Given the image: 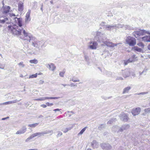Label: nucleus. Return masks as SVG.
I'll return each mask as SVG.
<instances>
[{
	"label": "nucleus",
	"instance_id": "1",
	"mask_svg": "<svg viewBox=\"0 0 150 150\" xmlns=\"http://www.w3.org/2000/svg\"><path fill=\"white\" fill-rule=\"evenodd\" d=\"M14 20L15 22L18 25L19 27L16 25L13 26L8 25V30L9 32L15 35H23L26 38L24 40H29L30 42L32 43V45L35 47L38 48L43 45V43L42 41H39L36 38L31 37L30 34L28 33L22 28V21L21 18L16 17L14 18Z\"/></svg>",
	"mask_w": 150,
	"mask_h": 150
},
{
	"label": "nucleus",
	"instance_id": "2",
	"mask_svg": "<svg viewBox=\"0 0 150 150\" xmlns=\"http://www.w3.org/2000/svg\"><path fill=\"white\" fill-rule=\"evenodd\" d=\"M96 33V35L95 36V38L98 42L103 43V44L102 45L103 46L106 45L109 47H113L121 44L120 43H113L109 41L108 39H107L106 35L104 33L98 31H97Z\"/></svg>",
	"mask_w": 150,
	"mask_h": 150
},
{
	"label": "nucleus",
	"instance_id": "3",
	"mask_svg": "<svg viewBox=\"0 0 150 150\" xmlns=\"http://www.w3.org/2000/svg\"><path fill=\"white\" fill-rule=\"evenodd\" d=\"M126 42L130 46H134L136 43V39L130 36L126 38Z\"/></svg>",
	"mask_w": 150,
	"mask_h": 150
},
{
	"label": "nucleus",
	"instance_id": "4",
	"mask_svg": "<svg viewBox=\"0 0 150 150\" xmlns=\"http://www.w3.org/2000/svg\"><path fill=\"white\" fill-rule=\"evenodd\" d=\"M4 4H3V6H2L1 11L2 13L4 14H6L9 12H11L10 10L11 8L9 6L6 5L4 6Z\"/></svg>",
	"mask_w": 150,
	"mask_h": 150
},
{
	"label": "nucleus",
	"instance_id": "5",
	"mask_svg": "<svg viewBox=\"0 0 150 150\" xmlns=\"http://www.w3.org/2000/svg\"><path fill=\"white\" fill-rule=\"evenodd\" d=\"M98 45L97 42L95 41H91L89 43L88 47L92 50H95Z\"/></svg>",
	"mask_w": 150,
	"mask_h": 150
},
{
	"label": "nucleus",
	"instance_id": "6",
	"mask_svg": "<svg viewBox=\"0 0 150 150\" xmlns=\"http://www.w3.org/2000/svg\"><path fill=\"white\" fill-rule=\"evenodd\" d=\"M60 98L59 97H41L39 98L35 99L34 100H35L36 101H42L45 100L47 99H56L59 98Z\"/></svg>",
	"mask_w": 150,
	"mask_h": 150
},
{
	"label": "nucleus",
	"instance_id": "7",
	"mask_svg": "<svg viewBox=\"0 0 150 150\" xmlns=\"http://www.w3.org/2000/svg\"><path fill=\"white\" fill-rule=\"evenodd\" d=\"M120 119L124 122L127 121L129 118L127 114L124 113H122L120 115Z\"/></svg>",
	"mask_w": 150,
	"mask_h": 150
},
{
	"label": "nucleus",
	"instance_id": "8",
	"mask_svg": "<svg viewBox=\"0 0 150 150\" xmlns=\"http://www.w3.org/2000/svg\"><path fill=\"white\" fill-rule=\"evenodd\" d=\"M141 108H137L133 109L132 111V113L134 116L138 115L141 111Z\"/></svg>",
	"mask_w": 150,
	"mask_h": 150
},
{
	"label": "nucleus",
	"instance_id": "9",
	"mask_svg": "<svg viewBox=\"0 0 150 150\" xmlns=\"http://www.w3.org/2000/svg\"><path fill=\"white\" fill-rule=\"evenodd\" d=\"M115 24L112 25H106L105 26V30H106L110 31L115 29Z\"/></svg>",
	"mask_w": 150,
	"mask_h": 150
},
{
	"label": "nucleus",
	"instance_id": "10",
	"mask_svg": "<svg viewBox=\"0 0 150 150\" xmlns=\"http://www.w3.org/2000/svg\"><path fill=\"white\" fill-rule=\"evenodd\" d=\"M130 70L129 69H127L123 71V76L125 78L129 76L130 74Z\"/></svg>",
	"mask_w": 150,
	"mask_h": 150
},
{
	"label": "nucleus",
	"instance_id": "11",
	"mask_svg": "<svg viewBox=\"0 0 150 150\" xmlns=\"http://www.w3.org/2000/svg\"><path fill=\"white\" fill-rule=\"evenodd\" d=\"M101 147L105 150H110L111 148V146L108 144H102Z\"/></svg>",
	"mask_w": 150,
	"mask_h": 150
},
{
	"label": "nucleus",
	"instance_id": "12",
	"mask_svg": "<svg viewBox=\"0 0 150 150\" xmlns=\"http://www.w3.org/2000/svg\"><path fill=\"white\" fill-rule=\"evenodd\" d=\"M10 22H11V21L9 18L6 17L3 19H0V23L4 24L5 23H8Z\"/></svg>",
	"mask_w": 150,
	"mask_h": 150
},
{
	"label": "nucleus",
	"instance_id": "13",
	"mask_svg": "<svg viewBox=\"0 0 150 150\" xmlns=\"http://www.w3.org/2000/svg\"><path fill=\"white\" fill-rule=\"evenodd\" d=\"M46 66L50 70L52 71H54L56 69V67L53 63L48 64L47 65H46Z\"/></svg>",
	"mask_w": 150,
	"mask_h": 150
},
{
	"label": "nucleus",
	"instance_id": "14",
	"mask_svg": "<svg viewBox=\"0 0 150 150\" xmlns=\"http://www.w3.org/2000/svg\"><path fill=\"white\" fill-rule=\"evenodd\" d=\"M48 133V132H37L32 134V135L33 137L34 138L38 136H40L44 135V134H47Z\"/></svg>",
	"mask_w": 150,
	"mask_h": 150
},
{
	"label": "nucleus",
	"instance_id": "15",
	"mask_svg": "<svg viewBox=\"0 0 150 150\" xmlns=\"http://www.w3.org/2000/svg\"><path fill=\"white\" fill-rule=\"evenodd\" d=\"M26 130V128L25 127H23L20 130L17 131L16 133V134H21L24 133Z\"/></svg>",
	"mask_w": 150,
	"mask_h": 150
},
{
	"label": "nucleus",
	"instance_id": "16",
	"mask_svg": "<svg viewBox=\"0 0 150 150\" xmlns=\"http://www.w3.org/2000/svg\"><path fill=\"white\" fill-rule=\"evenodd\" d=\"M148 34L150 35L144 37L142 38V40L145 42H150V33L149 32V33Z\"/></svg>",
	"mask_w": 150,
	"mask_h": 150
},
{
	"label": "nucleus",
	"instance_id": "17",
	"mask_svg": "<svg viewBox=\"0 0 150 150\" xmlns=\"http://www.w3.org/2000/svg\"><path fill=\"white\" fill-rule=\"evenodd\" d=\"M18 10L20 12L22 11L23 9V3L21 2L18 3Z\"/></svg>",
	"mask_w": 150,
	"mask_h": 150
},
{
	"label": "nucleus",
	"instance_id": "18",
	"mask_svg": "<svg viewBox=\"0 0 150 150\" xmlns=\"http://www.w3.org/2000/svg\"><path fill=\"white\" fill-rule=\"evenodd\" d=\"M139 35V36L143 35L146 33H149V31H146L144 30H140L139 31H138Z\"/></svg>",
	"mask_w": 150,
	"mask_h": 150
},
{
	"label": "nucleus",
	"instance_id": "19",
	"mask_svg": "<svg viewBox=\"0 0 150 150\" xmlns=\"http://www.w3.org/2000/svg\"><path fill=\"white\" fill-rule=\"evenodd\" d=\"M131 87L130 86H127L123 90L122 92V94H124L126 93H128L129 91V90L131 89Z\"/></svg>",
	"mask_w": 150,
	"mask_h": 150
},
{
	"label": "nucleus",
	"instance_id": "20",
	"mask_svg": "<svg viewBox=\"0 0 150 150\" xmlns=\"http://www.w3.org/2000/svg\"><path fill=\"white\" fill-rule=\"evenodd\" d=\"M124 29L125 30L128 29L129 30H133V27L128 25H124Z\"/></svg>",
	"mask_w": 150,
	"mask_h": 150
},
{
	"label": "nucleus",
	"instance_id": "21",
	"mask_svg": "<svg viewBox=\"0 0 150 150\" xmlns=\"http://www.w3.org/2000/svg\"><path fill=\"white\" fill-rule=\"evenodd\" d=\"M115 29H116L117 28H123L124 29V24H115Z\"/></svg>",
	"mask_w": 150,
	"mask_h": 150
},
{
	"label": "nucleus",
	"instance_id": "22",
	"mask_svg": "<svg viewBox=\"0 0 150 150\" xmlns=\"http://www.w3.org/2000/svg\"><path fill=\"white\" fill-rule=\"evenodd\" d=\"M92 146L94 148H97L98 147V144L96 140H93L92 142Z\"/></svg>",
	"mask_w": 150,
	"mask_h": 150
},
{
	"label": "nucleus",
	"instance_id": "23",
	"mask_svg": "<svg viewBox=\"0 0 150 150\" xmlns=\"http://www.w3.org/2000/svg\"><path fill=\"white\" fill-rule=\"evenodd\" d=\"M73 127H69V128H63L62 129V131L64 133L67 132L68 131L70 130Z\"/></svg>",
	"mask_w": 150,
	"mask_h": 150
},
{
	"label": "nucleus",
	"instance_id": "24",
	"mask_svg": "<svg viewBox=\"0 0 150 150\" xmlns=\"http://www.w3.org/2000/svg\"><path fill=\"white\" fill-rule=\"evenodd\" d=\"M132 49L139 52H142V50L137 46H134L132 48Z\"/></svg>",
	"mask_w": 150,
	"mask_h": 150
},
{
	"label": "nucleus",
	"instance_id": "25",
	"mask_svg": "<svg viewBox=\"0 0 150 150\" xmlns=\"http://www.w3.org/2000/svg\"><path fill=\"white\" fill-rule=\"evenodd\" d=\"M139 34V33L138 31H134L133 33V35L136 38H137L138 37L140 36Z\"/></svg>",
	"mask_w": 150,
	"mask_h": 150
},
{
	"label": "nucleus",
	"instance_id": "26",
	"mask_svg": "<svg viewBox=\"0 0 150 150\" xmlns=\"http://www.w3.org/2000/svg\"><path fill=\"white\" fill-rule=\"evenodd\" d=\"M29 62L31 63L34 64H37L38 63V61L36 59L30 60L29 61Z\"/></svg>",
	"mask_w": 150,
	"mask_h": 150
},
{
	"label": "nucleus",
	"instance_id": "27",
	"mask_svg": "<svg viewBox=\"0 0 150 150\" xmlns=\"http://www.w3.org/2000/svg\"><path fill=\"white\" fill-rule=\"evenodd\" d=\"M87 128V127H85L78 134V135H82L84 132L85 131L86 129Z\"/></svg>",
	"mask_w": 150,
	"mask_h": 150
},
{
	"label": "nucleus",
	"instance_id": "28",
	"mask_svg": "<svg viewBox=\"0 0 150 150\" xmlns=\"http://www.w3.org/2000/svg\"><path fill=\"white\" fill-rule=\"evenodd\" d=\"M135 57V55H133L131 57H130L129 59H128V61L130 62V63L132 62L134 60V57Z\"/></svg>",
	"mask_w": 150,
	"mask_h": 150
},
{
	"label": "nucleus",
	"instance_id": "29",
	"mask_svg": "<svg viewBox=\"0 0 150 150\" xmlns=\"http://www.w3.org/2000/svg\"><path fill=\"white\" fill-rule=\"evenodd\" d=\"M38 123H35L33 124L29 125L28 126L31 127H35L36 126H37L38 125Z\"/></svg>",
	"mask_w": 150,
	"mask_h": 150
},
{
	"label": "nucleus",
	"instance_id": "30",
	"mask_svg": "<svg viewBox=\"0 0 150 150\" xmlns=\"http://www.w3.org/2000/svg\"><path fill=\"white\" fill-rule=\"evenodd\" d=\"M116 120L115 118H113L107 122L108 124H112L114 121H115Z\"/></svg>",
	"mask_w": 150,
	"mask_h": 150
},
{
	"label": "nucleus",
	"instance_id": "31",
	"mask_svg": "<svg viewBox=\"0 0 150 150\" xmlns=\"http://www.w3.org/2000/svg\"><path fill=\"white\" fill-rule=\"evenodd\" d=\"M144 111L146 114L150 113V108L145 109L144 110Z\"/></svg>",
	"mask_w": 150,
	"mask_h": 150
},
{
	"label": "nucleus",
	"instance_id": "32",
	"mask_svg": "<svg viewBox=\"0 0 150 150\" xmlns=\"http://www.w3.org/2000/svg\"><path fill=\"white\" fill-rule=\"evenodd\" d=\"M137 45L138 46L142 47L143 48L144 46V45L141 42H140L139 43H137Z\"/></svg>",
	"mask_w": 150,
	"mask_h": 150
},
{
	"label": "nucleus",
	"instance_id": "33",
	"mask_svg": "<svg viewBox=\"0 0 150 150\" xmlns=\"http://www.w3.org/2000/svg\"><path fill=\"white\" fill-rule=\"evenodd\" d=\"M122 126V128H123L125 130L128 129L129 127V126L128 125H124Z\"/></svg>",
	"mask_w": 150,
	"mask_h": 150
},
{
	"label": "nucleus",
	"instance_id": "34",
	"mask_svg": "<svg viewBox=\"0 0 150 150\" xmlns=\"http://www.w3.org/2000/svg\"><path fill=\"white\" fill-rule=\"evenodd\" d=\"M31 12V10L30 9L28 10V12H27L26 14L25 17L30 18V15Z\"/></svg>",
	"mask_w": 150,
	"mask_h": 150
},
{
	"label": "nucleus",
	"instance_id": "35",
	"mask_svg": "<svg viewBox=\"0 0 150 150\" xmlns=\"http://www.w3.org/2000/svg\"><path fill=\"white\" fill-rule=\"evenodd\" d=\"M37 73H36L35 74H33L32 75H30L29 77V79L30 78H36L37 77Z\"/></svg>",
	"mask_w": 150,
	"mask_h": 150
},
{
	"label": "nucleus",
	"instance_id": "36",
	"mask_svg": "<svg viewBox=\"0 0 150 150\" xmlns=\"http://www.w3.org/2000/svg\"><path fill=\"white\" fill-rule=\"evenodd\" d=\"M18 65L20 67L22 68L24 67L25 66V64H23V62H21L18 64Z\"/></svg>",
	"mask_w": 150,
	"mask_h": 150
},
{
	"label": "nucleus",
	"instance_id": "37",
	"mask_svg": "<svg viewBox=\"0 0 150 150\" xmlns=\"http://www.w3.org/2000/svg\"><path fill=\"white\" fill-rule=\"evenodd\" d=\"M105 127V125L104 124H102L100 125L98 127V129L99 130H101L104 128Z\"/></svg>",
	"mask_w": 150,
	"mask_h": 150
},
{
	"label": "nucleus",
	"instance_id": "38",
	"mask_svg": "<svg viewBox=\"0 0 150 150\" xmlns=\"http://www.w3.org/2000/svg\"><path fill=\"white\" fill-rule=\"evenodd\" d=\"M72 81L74 82H78L79 81V80L78 79H76V80H75V79H74V77H73L72 78L71 80H70V81Z\"/></svg>",
	"mask_w": 150,
	"mask_h": 150
},
{
	"label": "nucleus",
	"instance_id": "39",
	"mask_svg": "<svg viewBox=\"0 0 150 150\" xmlns=\"http://www.w3.org/2000/svg\"><path fill=\"white\" fill-rule=\"evenodd\" d=\"M101 98L104 99H105V100H107V99H109L112 97V96L109 97H107L105 96H101Z\"/></svg>",
	"mask_w": 150,
	"mask_h": 150
},
{
	"label": "nucleus",
	"instance_id": "40",
	"mask_svg": "<svg viewBox=\"0 0 150 150\" xmlns=\"http://www.w3.org/2000/svg\"><path fill=\"white\" fill-rule=\"evenodd\" d=\"M30 20V18L27 17H25V21L26 23H28Z\"/></svg>",
	"mask_w": 150,
	"mask_h": 150
},
{
	"label": "nucleus",
	"instance_id": "41",
	"mask_svg": "<svg viewBox=\"0 0 150 150\" xmlns=\"http://www.w3.org/2000/svg\"><path fill=\"white\" fill-rule=\"evenodd\" d=\"M11 101H8L4 103H2V105H8V104H11Z\"/></svg>",
	"mask_w": 150,
	"mask_h": 150
},
{
	"label": "nucleus",
	"instance_id": "42",
	"mask_svg": "<svg viewBox=\"0 0 150 150\" xmlns=\"http://www.w3.org/2000/svg\"><path fill=\"white\" fill-rule=\"evenodd\" d=\"M106 25H105V23L104 22H102L100 24V25L101 26L103 27V28H105V26Z\"/></svg>",
	"mask_w": 150,
	"mask_h": 150
},
{
	"label": "nucleus",
	"instance_id": "43",
	"mask_svg": "<svg viewBox=\"0 0 150 150\" xmlns=\"http://www.w3.org/2000/svg\"><path fill=\"white\" fill-rule=\"evenodd\" d=\"M33 138V137L32 135H31V136H30V137H29L27 139H26V140H25V142H28L30 140V139H31Z\"/></svg>",
	"mask_w": 150,
	"mask_h": 150
},
{
	"label": "nucleus",
	"instance_id": "44",
	"mask_svg": "<svg viewBox=\"0 0 150 150\" xmlns=\"http://www.w3.org/2000/svg\"><path fill=\"white\" fill-rule=\"evenodd\" d=\"M58 132V133L57 136V137H59V136H61L62 134V132H61L60 131H59Z\"/></svg>",
	"mask_w": 150,
	"mask_h": 150
},
{
	"label": "nucleus",
	"instance_id": "45",
	"mask_svg": "<svg viewBox=\"0 0 150 150\" xmlns=\"http://www.w3.org/2000/svg\"><path fill=\"white\" fill-rule=\"evenodd\" d=\"M46 104L47 106H51L53 105V103H50L49 102H47L46 103Z\"/></svg>",
	"mask_w": 150,
	"mask_h": 150
},
{
	"label": "nucleus",
	"instance_id": "46",
	"mask_svg": "<svg viewBox=\"0 0 150 150\" xmlns=\"http://www.w3.org/2000/svg\"><path fill=\"white\" fill-rule=\"evenodd\" d=\"M130 63V62L128 61V59L127 60H125L124 61V63L125 65H127L128 64Z\"/></svg>",
	"mask_w": 150,
	"mask_h": 150
},
{
	"label": "nucleus",
	"instance_id": "47",
	"mask_svg": "<svg viewBox=\"0 0 150 150\" xmlns=\"http://www.w3.org/2000/svg\"><path fill=\"white\" fill-rule=\"evenodd\" d=\"M21 100L20 99V100H13V101H11V103L12 104H13V103H16L18 101H19L20 100Z\"/></svg>",
	"mask_w": 150,
	"mask_h": 150
},
{
	"label": "nucleus",
	"instance_id": "48",
	"mask_svg": "<svg viewBox=\"0 0 150 150\" xmlns=\"http://www.w3.org/2000/svg\"><path fill=\"white\" fill-rule=\"evenodd\" d=\"M59 74L60 76L63 77L64 76V73L62 72H60L59 73Z\"/></svg>",
	"mask_w": 150,
	"mask_h": 150
},
{
	"label": "nucleus",
	"instance_id": "49",
	"mask_svg": "<svg viewBox=\"0 0 150 150\" xmlns=\"http://www.w3.org/2000/svg\"><path fill=\"white\" fill-rule=\"evenodd\" d=\"M148 92H142L139 93L138 94H137L138 95H144L145 94L148 93Z\"/></svg>",
	"mask_w": 150,
	"mask_h": 150
},
{
	"label": "nucleus",
	"instance_id": "50",
	"mask_svg": "<svg viewBox=\"0 0 150 150\" xmlns=\"http://www.w3.org/2000/svg\"><path fill=\"white\" fill-rule=\"evenodd\" d=\"M116 80H123V79L122 77H117V78Z\"/></svg>",
	"mask_w": 150,
	"mask_h": 150
},
{
	"label": "nucleus",
	"instance_id": "51",
	"mask_svg": "<svg viewBox=\"0 0 150 150\" xmlns=\"http://www.w3.org/2000/svg\"><path fill=\"white\" fill-rule=\"evenodd\" d=\"M27 53H28V54H35V53H34V52H30L28 50L27 51Z\"/></svg>",
	"mask_w": 150,
	"mask_h": 150
},
{
	"label": "nucleus",
	"instance_id": "52",
	"mask_svg": "<svg viewBox=\"0 0 150 150\" xmlns=\"http://www.w3.org/2000/svg\"><path fill=\"white\" fill-rule=\"evenodd\" d=\"M27 53H28V54H35V53H34V52H30L28 50L27 51Z\"/></svg>",
	"mask_w": 150,
	"mask_h": 150
},
{
	"label": "nucleus",
	"instance_id": "53",
	"mask_svg": "<svg viewBox=\"0 0 150 150\" xmlns=\"http://www.w3.org/2000/svg\"><path fill=\"white\" fill-rule=\"evenodd\" d=\"M44 83V81L42 80H40L39 81V84H42Z\"/></svg>",
	"mask_w": 150,
	"mask_h": 150
},
{
	"label": "nucleus",
	"instance_id": "54",
	"mask_svg": "<svg viewBox=\"0 0 150 150\" xmlns=\"http://www.w3.org/2000/svg\"><path fill=\"white\" fill-rule=\"evenodd\" d=\"M69 86H70L71 87L75 86H77V85H74V84L73 83H71L70 85H69Z\"/></svg>",
	"mask_w": 150,
	"mask_h": 150
},
{
	"label": "nucleus",
	"instance_id": "55",
	"mask_svg": "<svg viewBox=\"0 0 150 150\" xmlns=\"http://www.w3.org/2000/svg\"><path fill=\"white\" fill-rule=\"evenodd\" d=\"M4 66H3L2 65L0 64V69H3L4 68Z\"/></svg>",
	"mask_w": 150,
	"mask_h": 150
},
{
	"label": "nucleus",
	"instance_id": "56",
	"mask_svg": "<svg viewBox=\"0 0 150 150\" xmlns=\"http://www.w3.org/2000/svg\"><path fill=\"white\" fill-rule=\"evenodd\" d=\"M47 105H45V104H42L41 105V106L43 108H45L47 107Z\"/></svg>",
	"mask_w": 150,
	"mask_h": 150
},
{
	"label": "nucleus",
	"instance_id": "57",
	"mask_svg": "<svg viewBox=\"0 0 150 150\" xmlns=\"http://www.w3.org/2000/svg\"><path fill=\"white\" fill-rule=\"evenodd\" d=\"M9 16L10 17H12L13 16H15V15L13 13H9Z\"/></svg>",
	"mask_w": 150,
	"mask_h": 150
},
{
	"label": "nucleus",
	"instance_id": "58",
	"mask_svg": "<svg viewBox=\"0 0 150 150\" xmlns=\"http://www.w3.org/2000/svg\"><path fill=\"white\" fill-rule=\"evenodd\" d=\"M48 132L47 134L51 133L52 134V133H53V131L52 130H51V131H48L47 132Z\"/></svg>",
	"mask_w": 150,
	"mask_h": 150
},
{
	"label": "nucleus",
	"instance_id": "59",
	"mask_svg": "<svg viewBox=\"0 0 150 150\" xmlns=\"http://www.w3.org/2000/svg\"><path fill=\"white\" fill-rule=\"evenodd\" d=\"M123 128H122V127L118 131L119 132H122L124 130Z\"/></svg>",
	"mask_w": 150,
	"mask_h": 150
},
{
	"label": "nucleus",
	"instance_id": "60",
	"mask_svg": "<svg viewBox=\"0 0 150 150\" xmlns=\"http://www.w3.org/2000/svg\"><path fill=\"white\" fill-rule=\"evenodd\" d=\"M69 113H73V112L72 111H71V112H70L69 111H67L66 113H67V114H68Z\"/></svg>",
	"mask_w": 150,
	"mask_h": 150
},
{
	"label": "nucleus",
	"instance_id": "61",
	"mask_svg": "<svg viewBox=\"0 0 150 150\" xmlns=\"http://www.w3.org/2000/svg\"><path fill=\"white\" fill-rule=\"evenodd\" d=\"M9 118V117H6V118H2V120H5L6 119H7V118Z\"/></svg>",
	"mask_w": 150,
	"mask_h": 150
},
{
	"label": "nucleus",
	"instance_id": "62",
	"mask_svg": "<svg viewBox=\"0 0 150 150\" xmlns=\"http://www.w3.org/2000/svg\"><path fill=\"white\" fill-rule=\"evenodd\" d=\"M147 48L148 50H150V44L148 46Z\"/></svg>",
	"mask_w": 150,
	"mask_h": 150
},
{
	"label": "nucleus",
	"instance_id": "63",
	"mask_svg": "<svg viewBox=\"0 0 150 150\" xmlns=\"http://www.w3.org/2000/svg\"><path fill=\"white\" fill-rule=\"evenodd\" d=\"M62 85L64 87L66 86L67 85L69 86V85H67V84H62Z\"/></svg>",
	"mask_w": 150,
	"mask_h": 150
},
{
	"label": "nucleus",
	"instance_id": "64",
	"mask_svg": "<svg viewBox=\"0 0 150 150\" xmlns=\"http://www.w3.org/2000/svg\"><path fill=\"white\" fill-rule=\"evenodd\" d=\"M43 117V116L42 115H40L38 117L39 118H41V117Z\"/></svg>",
	"mask_w": 150,
	"mask_h": 150
}]
</instances>
